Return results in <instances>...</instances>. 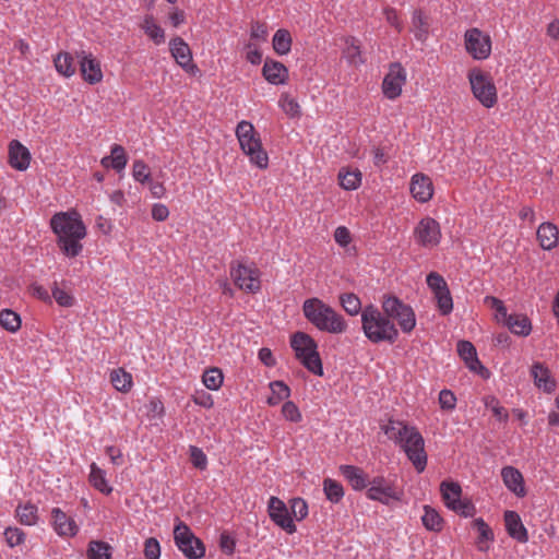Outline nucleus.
I'll return each mask as SVG.
<instances>
[{
  "label": "nucleus",
  "mask_w": 559,
  "mask_h": 559,
  "mask_svg": "<svg viewBox=\"0 0 559 559\" xmlns=\"http://www.w3.org/2000/svg\"><path fill=\"white\" fill-rule=\"evenodd\" d=\"M338 180L343 189L355 190L361 183V173L357 168H342L338 173Z\"/></svg>",
  "instance_id": "nucleus-30"
},
{
  "label": "nucleus",
  "mask_w": 559,
  "mask_h": 559,
  "mask_svg": "<svg viewBox=\"0 0 559 559\" xmlns=\"http://www.w3.org/2000/svg\"><path fill=\"white\" fill-rule=\"evenodd\" d=\"M52 525L56 533L63 537H72L76 535L79 527L75 521L68 516L59 508H53L51 511Z\"/></svg>",
  "instance_id": "nucleus-21"
},
{
  "label": "nucleus",
  "mask_w": 559,
  "mask_h": 559,
  "mask_svg": "<svg viewBox=\"0 0 559 559\" xmlns=\"http://www.w3.org/2000/svg\"><path fill=\"white\" fill-rule=\"evenodd\" d=\"M230 276L235 285L246 293L254 294L261 288L260 271L254 266L240 262L233 263Z\"/></svg>",
  "instance_id": "nucleus-10"
},
{
  "label": "nucleus",
  "mask_w": 559,
  "mask_h": 559,
  "mask_svg": "<svg viewBox=\"0 0 559 559\" xmlns=\"http://www.w3.org/2000/svg\"><path fill=\"white\" fill-rule=\"evenodd\" d=\"M282 415L285 419L293 423H299L301 420V413L299 412L297 405L292 401L284 403L282 406Z\"/></svg>",
  "instance_id": "nucleus-53"
},
{
  "label": "nucleus",
  "mask_w": 559,
  "mask_h": 559,
  "mask_svg": "<svg viewBox=\"0 0 559 559\" xmlns=\"http://www.w3.org/2000/svg\"><path fill=\"white\" fill-rule=\"evenodd\" d=\"M501 478L504 486L516 497H524L526 488L522 473L513 466H504L501 469Z\"/></svg>",
  "instance_id": "nucleus-20"
},
{
  "label": "nucleus",
  "mask_w": 559,
  "mask_h": 559,
  "mask_svg": "<svg viewBox=\"0 0 559 559\" xmlns=\"http://www.w3.org/2000/svg\"><path fill=\"white\" fill-rule=\"evenodd\" d=\"M504 525L508 534L519 543H526L528 540L527 530L515 511L504 512Z\"/></svg>",
  "instance_id": "nucleus-23"
},
{
  "label": "nucleus",
  "mask_w": 559,
  "mask_h": 559,
  "mask_svg": "<svg viewBox=\"0 0 559 559\" xmlns=\"http://www.w3.org/2000/svg\"><path fill=\"white\" fill-rule=\"evenodd\" d=\"M88 481L95 489L105 495H109L112 491V488L107 483L105 472L96 463L91 465Z\"/></svg>",
  "instance_id": "nucleus-32"
},
{
  "label": "nucleus",
  "mask_w": 559,
  "mask_h": 559,
  "mask_svg": "<svg viewBox=\"0 0 559 559\" xmlns=\"http://www.w3.org/2000/svg\"><path fill=\"white\" fill-rule=\"evenodd\" d=\"M535 385L546 392L551 393L556 390V380L551 376L550 370L542 362H535L531 369Z\"/></svg>",
  "instance_id": "nucleus-22"
},
{
  "label": "nucleus",
  "mask_w": 559,
  "mask_h": 559,
  "mask_svg": "<svg viewBox=\"0 0 559 559\" xmlns=\"http://www.w3.org/2000/svg\"><path fill=\"white\" fill-rule=\"evenodd\" d=\"M0 325L9 332H16L21 328V318L16 312L4 309L0 312Z\"/></svg>",
  "instance_id": "nucleus-42"
},
{
  "label": "nucleus",
  "mask_w": 559,
  "mask_h": 559,
  "mask_svg": "<svg viewBox=\"0 0 559 559\" xmlns=\"http://www.w3.org/2000/svg\"><path fill=\"white\" fill-rule=\"evenodd\" d=\"M4 538L10 547H15L24 543L25 533L17 527H8L4 531Z\"/></svg>",
  "instance_id": "nucleus-52"
},
{
  "label": "nucleus",
  "mask_w": 559,
  "mask_h": 559,
  "mask_svg": "<svg viewBox=\"0 0 559 559\" xmlns=\"http://www.w3.org/2000/svg\"><path fill=\"white\" fill-rule=\"evenodd\" d=\"M392 320L397 321L404 333H411L416 325L415 313L411 306L394 296H385L382 300V312L372 305L362 310V332L371 343L393 344L399 337V331Z\"/></svg>",
  "instance_id": "nucleus-1"
},
{
  "label": "nucleus",
  "mask_w": 559,
  "mask_h": 559,
  "mask_svg": "<svg viewBox=\"0 0 559 559\" xmlns=\"http://www.w3.org/2000/svg\"><path fill=\"white\" fill-rule=\"evenodd\" d=\"M262 73L265 80L274 85L284 84L288 79L287 68L282 62L275 60H265Z\"/></svg>",
  "instance_id": "nucleus-26"
},
{
  "label": "nucleus",
  "mask_w": 559,
  "mask_h": 559,
  "mask_svg": "<svg viewBox=\"0 0 559 559\" xmlns=\"http://www.w3.org/2000/svg\"><path fill=\"white\" fill-rule=\"evenodd\" d=\"M340 473L354 490L360 491L367 489L370 479L361 468L354 465H341Z\"/></svg>",
  "instance_id": "nucleus-25"
},
{
  "label": "nucleus",
  "mask_w": 559,
  "mask_h": 559,
  "mask_svg": "<svg viewBox=\"0 0 559 559\" xmlns=\"http://www.w3.org/2000/svg\"><path fill=\"white\" fill-rule=\"evenodd\" d=\"M484 404L487 408L492 412V415L500 421H507L509 418L508 411L500 405L498 399L493 395H487L484 397Z\"/></svg>",
  "instance_id": "nucleus-45"
},
{
  "label": "nucleus",
  "mask_w": 559,
  "mask_h": 559,
  "mask_svg": "<svg viewBox=\"0 0 559 559\" xmlns=\"http://www.w3.org/2000/svg\"><path fill=\"white\" fill-rule=\"evenodd\" d=\"M132 175L133 178L141 183L148 182L151 178V173L147 165L140 159L134 160L132 166Z\"/></svg>",
  "instance_id": "nucleus-51"
},
{
  "label": "nucleus",
  "mask_w": 559,
  "mask_h": 559,
  "mask_svg": "<svg viewBox=\"0 0 559 559\" xmlns=\"http://www.w3.org/2000/svg\"><path fill=\"white\" fill-rule=\"evenodd\" d=\"M290 515L297 521L304 520L308 515V504L302 498H294L289 501Z\"/></svg>",
  "instance_id": "nucleus-50"
},
{
  "label": "nucleus",
  "mask_w": 559,
  "mask_h": 559,
  "mask_svg": "<svg viewBox=\"0 0 559 559\" xmlns=\"http://www.w3.org/2000/svg\"><path fill=\"white\" fill-rule=\"evenodd\" d=\"M427 285L432 293L448 287L445 280L437 272H431L427 275Z\"/></svg>",
  "instance_id": "nucleus-58"
},
{
  "label": "nucleus",
  "mask_w": 559,
  "mask_h": 559,
  "mask_svg": "<svg viewBox=\"0 0 559 559\" xmlns=\"http://www.w3.org/2000/svg\"><path fill=\"white\" fill-rule=\"evenodd\" d=\"M80 60V71L85 82L90 84H97L103 80V71L99 61L92 55L85 51L78 53Z\"/></svg>",
  "instance_id": "nucleus-16"
},
{
  "label": "nucleus",
  "mask_w": 559,
  "mask_h": 559,
  "mask_svg": "<svg viewBox=\"0 0 559 559\" xmlns=\"http://www.w3.org/2000/svg\"><path fill=\"white\" fill-rule=\"evenodd\" d=\"M456 397L450 390H442L439 394V404L442 409H453L455 407Z\"/></svg>",
  "instance_id": "nucleus-59"
},
{
  "label": "nucleus",
  "mask_w": 559,
  "mask_h": 559,
  "mask_svg": "<svg viewBox=\"0 0 559 559\" xmlns=\"http://www.w3.org/2000/svg\"><path fill=\"white\" fill-rule=\"evenodd\" d=\"M52 297L57 301V304L61 307H71L73 306L74 298L71 294H69L67 290L60 288L55 284V287L52 288Z\"/></svg>",
  "instance_id": "nucleus-54"
},
{
  "label": "nucleus",
  "mask_w": 559,
  "mask_h": 559,
  "mask_svg": "<svg viewBox=\"0 0 559 559\" xmlns=\"http://www.w3.org/2000/svg\"><path fill=\"white\" fill-rule=\"evenodd\" d=\"M236 136L240 148L250 158L251 164L265 169L269 165V156L253 124L246 120L240 121L236 128Z\"/></svg>",
  "instance_id": "nucleus-5"
},
{
  "label": "nucleus",
  "mask_w": 559,
  "mask_h": 559,
  "mask_svg": "<svg viewBox=\"0 0 559 559\" xmlns=\"http://www.w3.org/2000/svg\"><path fill=\"white\" fill-rule=\"evenodd\" d=\"M334 240L341 247H346L352 241L350 231L345 226H338L334 231Z\"/></svg>",
  "instance_id": "nucleus-60"
},
{
  "label": "nucleus",
  "mask_w": 559,
  "mask_h": 559,
  "mask_svg": "<svg viewBox=\"0 0 559 559\" xmlns=\"http://www.w3.org/2000/svg\"><path fill=\"white\" fill-rule=\"evenodd\" d=\"M290 346L296 358L309 372L319 377L323 376L322 360L313 337L305 332H296L290 337Z\"/></svg>",
  "instance_id": "nucleus-6"
},
{
  "label": "nucleus",
  "mask_w": 559,
  "mask_h": 559,
  "mask_svg": "<svg viewBox=\"0 0 559 559\" xmlns=\"http://www.w3.org/2000/svg\"><path fill=\"white\" fill-rule=\"evenodd\" d=\"M235 546H236V542L229 534L223 533L221 535L219 547L225 554H227V555L234 554Z\"/></svg>",
  "instance_id": "nucleus-62"
},
{
  "label": "nucleus",
  "mask_w": 559,
  "mask_h": 559,
  "mask_svg": "<svg viewBox=\"0 0 559 559\" xmlns=\"http://www.w3.org/2000/svg\"><path fill=\"white\" fill-rule=\"evenodd\" d=\"M190 460L194 467L205 469L207 466V457L198 447H190Z\"/></svg>",
  "instance_id": "nucleus-56"
},
{
  "label": "nucleus",
  "mask_w": 559,
  "mask_h": 559,
  "mask_svg": "<svg viewBox=\"0 0 559 559\" xmlns=\"http://www.w3.org/2000/svg\"><path fill=\"white\" fill-rule=\"evenodd\" d=\"M457 353L465 361L471 371L479 373L481 377H488V370L480 364L474 345L468 341H460L457 343Z\"/></svg>",
  "instance_id": "nucleus-18"
},
{
  "label": "nucleus",
  "mask_w": 559,
  "mask_h": 559,
  "mask_svg": "<svg viewBox=\"0 0 559 559\" xmlns=\"http://www.w3.org/2000/svg\"><path fill=\"white\" fill-rule=\"evenodd\" d=\"M267 37V27L264 23L255 22L251 26V38L265 40Z\"/></svg>",
  "instance_id": "nucleus-64"
},
{
  "label": "nucleus",
  "mask_w": 559,
  "mask_h": 559,
  "mask_svg": "<svg viewBox=\"0 0 559 559\" xmlns=\"http://www.w3.org/2000/svg\"><path fill=\"white\" fill-rule=\"evenodd\" d=\"M503 324L520 336H527L532 331V323L525 314H510Z\"/></svg>",
  "instance_id": "nucleus-27"
},
{
  "label": "nucleus",
  "mask_w": 559,
  "mask_h": 559,
  "mask_svg": "<svg viewBox=\"0 0 559 559\" xmlns=\"http://www.w3.org/2000/svg\"><path fill=\"white\" fill-rule=\"evenodd\" d=\"M345 48L343 50V57L347 60L350 66L358 67L364 63L361 50L358 41L354 37H348L345 40Z\"/></svg>",
  "instance_id": "nucleus-31"
},
{
  "label": "nucleus",
  "mask_w": 559,
  "mask_h": 559,
  "mask_svg": "<svg viewBox=\"0 0 559 559\" xmlns=\"http://www.w3.org/2000/svg\"><path fill=\"white\" fill-rule=\"evenodd\" d=\"M536 237L544 250H551L558 246L559 229L555 224L545 222L538 226Z\"/></svg>",
  "instance_id": "nucleus-24"
},
{
  "label": "nucleus",
  "mask_w": 559,
  "mask_h": 559,
  "mask_svg": "<svg viewBox=\"0 0 559 559\" xmlns=\"http://www.w3.org/2000/svg\"><path fill=\"white\" fill-rule=\"evenodd\" d=\"M267 509L270 519L286 533L294 534L297 531L288 508L280 498L271 497Z\"/></svg>",
  "instance_id": "nucleus-14"
},
{
  "label": "nucleus",
  "mask_w": 559,
  "mask_h": 559,
  "mask_svg": "<svg viewBox=\"0 0 559 559\" xmlns=\"http://www.w3.org/2000/svg\"><path fill=\"white\" fill-rule=\"evenodd\" d=\"M16 516L22 524L34 525L38 520L37 508L31 503L19 506L16 509Z\"/></svg>",
  "instance_id": "nucleus-43"
},
{
  "label": "nucleus",
  "mask_w": 559,
  "mask_h": 559,
  "mask_svg": "<svg viewBox=\"0 0 559 559\" xmlns=\"http://www.w3.org/2000/svg\"><path fill=\"white\" fill-rule=\"evenodd\" d=\"M440 491L444 504L451 510L456 501L461 500L462 488L454 481H442L440 484Z\"/></svg>",
  "instance_id": "nucleus-29"
},
{
  "label": "nucleus",
  "mask_w": 559,
  "mask_h": 559,
  "mask_svg": "<svg viewBox=\"0 0 559 559\" xmlns=\"http://www.w3.org/2000/svg\"><path fill=\"white\" fill-rule=\"evenodd\" d=\"M414 238L425 248L438 246L441 239L439 223L431 217L421 218L414 229Z\"/></svg>",
  "instance_id": "nucleus-13"
},
{
  "label": "nucleus",
  "mask_w": 559,
  "mask_h": 559,
  "mask_svg": "<svg viewBox=\"0 0 559 559\" xmlns=\"http://www.w3.org/2000/svg\"><path fill=\"white\" fill-rule=\"evenodd\" d=\"M49 225L63 255L73 259L82 253V240L86 237L87 230L78 211L57 212L51 216Z\"/></svg>",
  "instance_id": "nucleus-2"
},
{
  "label": "nucleus",
  "mask_w": 559,
  "mask_h": 559,
  "mask_svg": "<svg viewBox=\"0 0 559 559\" xmlns=\"http://www.w3.org/2000/svg\"><path fill=\"white\" fill-rule=\"evenodd\" d=\"M224 376L218 368H210L202 376L203 384L212 391L218 390L223 384Z\"/></svg>",
  "instance_id": "nucleus-41"
},
{
  "label": "nucleus",
  "mask_w": 559,
  "mask_h": 559,
  "mask_svg": "<svg viewBox=\"0 0 559 559\" xmlns=\"http://www.w3.org/2000/svg\"><path fill=\"white\" fill-rule=\"evenodd\" d=\"M485 305H487L489 308L496 311L495 319L499 323H504L507 319L510 317L507 312V308L503 305L502 300L493 297V296H487L484 299Z\"/></svg>",
  "instance_id": "nucleus-44"
},
{
  "label": "nucleus",
  "mask_w": 559,
  "mask_h": 559,
  "mask_svg": "<svg viewBox=\"0 0 559 559\" xmlns=\"http://www.w3.org/2000/svg\"><path fill=\"white\" fill-rule=\"evenodd\" d=\"M421 522L426 530L431 532H440L443 527L441 515L430 506H424Z\"/></svg>",
  "instance_id": "nucleus-33"
},
{
  "label": "nucleus",
  "mask_w": 559,
  "mask_h": 559,
  "mask_svg": "<svg viewBox=\"0 0 559 559\" xmlns=\"http://www.w3.org/2000/svg\"><path fill=\"white\" fill-rule=\"evenodd\" d=\"M383 431L402 448L415 469L423 473L427 466V453L425 440L418 429L400 420H389Z\"/></svg>",
  "instance_id": "nucleus-3"
},
{
  "label": "nucleus",
  "mask_w": 559,
  "mask_h": 559,
  "mask_svg": "<svg viewBox=\"0 0 559 559\" xmlns=\"http://www.w3.org/2000/svg\"><path fill=\"white\" fill-rule=\"evenodd\" d=\"M280 107L290 117H297L300 114V107L297 100L288 94H283L278 100Z\"/></svg>",
  "instance_id": "nucleus-49"
},
{
  "label": "nucleus",
  "mask_w": 559,
  "mask_h": 559,
  "mask_svg": "<svg viewBox=\"0 0 559 559\" xmlns=\"http://www.w3.org/2000/svg\"><path fill=\"white\" fill-rule=\"evenodd\" d=\"M192 400H193V402L197 405H200V406L205 407V408H212L213 405H214V401H213L212 395L206 393V392H204V391L197 392L192 396Z\"/></svg>",
  "instance_id": "nucleus-61"
},
{
  "label": "nucleus",
  "mask_w": 559,
  "mask_h": 559,
  "mask_svg": "<svg viewBox=\"0 0 559 559\" xmlns=\"http://www.w3.org/2000/svg\"><path fill=\"white\" fill-rule=\"evenodd\" d=\"M109 378L114 388L119 392L128 393L133 386L132 374L126 371L123 368L111 370Z\"/></svg>",
  "instance_id": "nucleus-28"
},
{
  "label": "nucleus",
  "mask_w": 559,
  "mask_h": 559,
  "mask_svg": "<svg viewBox=\"0 0 559 559\" xmlns=\"http://www.w3.org/2000/svg\"><path fill=\"white\" fill-rule=\"evenodd\" d=\"M273 48L278 55H287L292 48V36L286 29H278L273 36Z\"/></svg>",
  "instance_id": "nucleus-39"
},
{
  "label": "nucleus",
  "mask_w": 559,
  "mask_h": 559,
  "mask_svg": "<svg viewBox=\"0 0 559 559\" xmlns=\"http://www.w3.org/2000/svg\"><path fill=\"white\" fill-rule=\"evenodd\" d=\"M340 304L344 311L349 316H357L362 312L361 301L354 293H344L340 295Z\"/></svg>",
  "instance_id": "nucleus-38"
},
{
  "label": "nucleus",
  "mask_w": 559,
  "mask_h": 559,
  "mask_svg": "<svg viewBox=\"0 0 559 559\" xmlns=\"http://www.w3.org/2000/svg\"><path fill=\"white\" fill-rule=\"evenodd\" d=\"M9 164L12 168L23 171L29 167L31 153L20 141L12 140L9 144Z\"/></svg>",
  "instance_id": "nucleus-19"
},
{
  "label": "nucleus",
  "mask_w": 559,
  "mask_h": 559,
  "mask_svg": "<svg viewBox=\"0 0 559 559\" xmlns=\"http://www.w3.org/2000/svg\"><path fill=\"white\" fill-rule=\"evenodd\" d=\"M169 50L176 62L190 74H195L199 69L192 62V53L190 47L180 37H176L169 41Z\"/></svg>",
  "instance_id": "nucleus-15"
},
{
  "label": "nucleus",
  "mask_w": 559,
  "mask_h": 559,
  "mask_svg": "<svg viewBox=\"0 0 559 559\" xmlns=\"http://www.w3.org/2000/svg\"><path fill=\"white\" fill-rule=\"evenodd\" d=\"M302 313L319 331L331 334H342L347 331L348 324L344 317L320 298L306 299L302 304Z\"/></svg>",
  "instance_id": "nucleus-4"
},
{
  "label": "nucleus",
  "mask_w": 559,
  "mask_h": 559,
  "mask_svg": "<svg viewBox=\"0 0 559 559\" xmlns=\"http://www.w3.org/2000/svg\"><path fill=\"white\" fill-rule=\"evenodd\" d=\"M411 193L415 200L425 203L433 195V185L431 179L425 174H415L411 179Z\"/></svg>",
  "instance_id": "nucleus-17"
},
{
  "label": "nucleus",
  "mask_w": 559,
  "mask_h": 559,
  "mask_svg": "<svg viewBox=\"0 0 559 559\" xmlns=\"http://www.w3.org/2000/svg\"><path fill=\"white\" fill-rule=\"evenodd\" d=\"M451 510L465 518L473 516L476 511L475 506L468 499L456 501Z\"/></svg>",
  "instance_id": "nucleus-55"
},
{
  "label": "nucleus",
  "mask_w": 559,
  "mask_h": 559,
  "mask_svg": "<svg viewBox=\"0 0 559 559\" xmlns=\"http://www.w3.org/2000/svg\"><path fill=\"white\" fill-rule=\"evenodd\" d=\"M468 81L474 97L486 108H492L498 102L497 88L490 74L480 69L468 72Z\"/></svg>",
  "instance_id": "nucleus-7"
},
{
  "label": "nucleus",
  "mask_w": 559,
  "mask_h": 559,
  "mask_svg": "<svg viewBox=\"0 0 559 559\" xmlns=\"http://www.w3.org/2000/svg\"><path fill=\"white\" fill-rule=\"evenodd\" d=\"M473 527L477 530L478 536V548L479 550H485L486 547L483 546V542H489L493 539V533L491 528L485 523L481 518L475 519L473 521Z\"/></svg>",
  "instance_id": "nucleus-47"
},
{
  "label": "nucleus",
  "mask_w": 559,
  "mask_h": 559,
  "mask_svg": "<svg viewBox=\"0 0 559 559\" xmlns=\"http://www.w3.org/2000/svg\"><path fill=\"white\" fill-rule=\"evenodd\" d=\"M435 299L437 300L438 309L442 314H449L453 309V301L449 290V287L442 290L433 293Z\"/></svg>",
  "instance_id": "nucleus-46"
},
{
  "label": "nucleus",
  "mask_w": 559,
  "mask_h": 559,
  "mask_svg": "<svg viewBox=\"0 0 559 559\" xmlns=\"http://www.w3.org/2000/svg\"><path fill=\"white\" fill-rule=\"evenodd\" d=\"M174 539L176 546L188 559H200L205 555V546L190 530V527L179 521L174 530Z\"/></svg>",
  "instance_id": "nucleus-8"
},
{
  "label": "nucleus",
  "mask_w": 559,
  "mask_h": 559,
  "mask_svg": "<svg viewBox=\"0 0 559 559\" xmlns=\"http://www.w3.org/2000/svg\"><path fill=\"white\" fill-rule=\"evenodd\" d=\"M271 395L267 397V404L275 406L290 395V389L283 381H273L270 383Z\"/></svg>",
  "instance_id": "nucleus-34"
},
{
  "label": "nucleus",
  "mask_w": 559,
  "mask_h": 559,
  "mask_svg": "<svg viewBox=\"0 0 559 559\" xmlns=\"http://www.w3.org/2000/svg\"><path fill=\"white\" fill-rule=\"evenodd\" d=\"M464 47L473 59L485 60L491 53V38L487 33L473 27L464 34Z\"/></svg>",
  "instance_id": "nucleus-11"
},
{
  "label": "nucleus",
  "mask_w": 559,
  "mask_h": 559,
  "mask_svg": "<svg viewBox=\"0 0 559 559\" xmlns=\"http://www.w3.org/2000/svg\"><path fill=\"white\" fill-rule=\"evenodd\" d=\"M128 163L126 151L121 145L115 144L111 147V167L117 171L122 170Z\"/></svg>",
  "instance_id": "nucleus-48"
},
{
  "label": "nucleus",
  "mask_w": 559,
  "mask_h": 559,
  "mask_svg": "<svg viewBox=\"0 0 559 559\" xmlns=\"http://www.w3.org/2000/svg\"><path fill=\"white\" fill-rule=\"evenodd\" d=\"M56 70L58 73L69 78L75 73V64L73 62V58L68 52H60L53 60Z\"/></svg>",
  "instance_id": "nucleus-37"
},
{
  "label": "nucleus",
  "mask_w": 559,
  "mask_h": 559,
  "mask_svg": "<svg viewBox=\"0 0 559 559\" xmlns=\"http://www.w3.org/2000/svg\"><path fill=\"white\" fill-rule=\"evenodd\" d=\"M323 491L325 493L326 499L333 503L340 502L344 497L343 486L332 478L324 479Z\"/></svg>",
  "instance_id": "nucleus-40"
},
{
  "label": "nucleus",
  "mask_w": 559,
  "mask_h": 559,
  "mask_svg": "<svg viewBox=\"0 0 559 559\" xmlns=\"http://www.w3.org/2000/svg\"><path fill=\"white\" fill-rule=\"evenodd\" d=\"M144 556L146 559H158L160 557V546L156 538H147L144 543Z\"/></svg>",
  "instance_id": "nucleus-57"
},
{
  "label": "nucleus",
  "mask_w": 559,
  "mask_h": 559,
  "mask_svg": "<svg viewBox=\"0 0 559 559\" xmlns=\"http://www.w3.org/2000/svg\"><path fill=\"white\" fill-rule=\"evenodd\" d=\"M366 496L372 501L389 506L392 501H401L403 490L393 480L384 476H376L369 480Z\"/></svg>",
  "instance_id": "nucleus-9"
},
{
  "label": "nucleus",
  "mask_w": 559,
  "mask_h": 559,
  "mask_svg": "<svg viewBox=\"0 0 559 559\" xmlns=\"http://www.w3.org/2000/svg\"><path fill=\"white\" fill-rule=\"evenodd\" d=\"M142 29L156 45H160L165 41L164 29L155 23L153 16H145L142 23Z\"/></svg>",
  "instance_id": "nucleus-35"
},
{
  "label": "nucleus",
  "mask_w": 559,
  "mask_h": 559,
  "mask_svg": "<svg viewBox=\"0 0 559 559\" xmlns=\"http://www.w3.org/2000/svg\"><path fill=\"white\" fill-rule=\"evenodd\" d=\"M169 216V210L165 204L155 203L152 206V217L157 222H164Z\"/></svg>",
  "instance_id": "nucleus-63"
},
{
  "label": "nucleus",
  "mask_w": 559,
  "mask_h": 559,
  "mask_svg": "<svg viewBox=\"0 0 559 559\" xmlns=\"http://www.w3.org/2000/svg\"><path fill=\"white\" fill-rule=\"evenodd\" d=\"M407 73L401 63H391L382 82V93L389 99H396L406 83Z\"/></svg>",
  "instance_id": "nucleus-12"
},
{
  "label": "nucleus",
  "mask_w": 559,
  "mask_h": 559,
  "mask_svg": "<svg viewBox=\"0 0 559 559\" xmlns=\"http://www.w3.org/2000/svg\"><path fill=\"white\" fill-rule=\"evenodd\" d=\"M87 559H111V546L100 540H92L88 544Z\"/></svg>",
  "instance_id": "nucleus-36"
}]
</instances>
